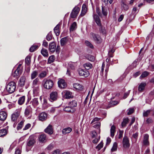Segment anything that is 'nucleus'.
Wrapping results in <instances>:
<instances>
[{
    "mask_svg": "<svg viewBox=\"0 0 154 154\" xmlns=\"http://www.w3.org/2000/svg\"><path fill=\"white\" fill-rule=\"evenodd\" d=\"M94 41L97 44H100L102 42V39L100 36L97 34L93 33H91Z\"/></svg>",
    "mask_w": 154,
    "mask_h": 154,
    "instance_id": "obj_8",
    "label": "nucleus"
},
{
    "mask_svg": "<svg viewBox=\"0 0 154 154\" xmlns=\"http://www.w3.org/2000/svg\"><path fill=\"white\" fill-rule=\"evenodd\" d=\"M20 109H17L15 111L12 115L11 120L13 122H16L20 114Z\"/></svg>",
    "mask_w": 154,
    "mask_h": 154,
    "instance_id": "obj_4",
    "label": "nucleus"
},
{
    "mask_svg": "<svg viewBox=\"0 0 154 154\" xmlns=\"http://www.w3.org/2000/svg\"><path fill=\"white\" fill-rule=\"evenodd\" d=\"M53 129L52 126L51 125H49L45 129V132L49 134H51L53 133Z\"/></svg>",
    "mask_w": 154,
    "mask_h": 154,
    "instance_id": "obj_15",
    "label": "nucleus"
},
{
    "mask_svg": "<svg viewBox=\"0 0 154 154\" xmlns=\"http://www.w3.org/2000/svg\"><path fill=\"white\" fill-rule=\"evenodd\" d=\"M54 55H51L50 56L48 59V62L49 63H51L54 62Z\"/></svg>",
    "mask_w": 154,
    "mask_h": 154,
    "instance_id": "obj_42",
    "label": "nucleus"
},
{
    "mask_svg": "<svg viewBox=\"0 0 154 154\" xmlns=\"http://www.w3.org/2000/svg\"><path fill=\"white\" fill-rule=\"evenodd\" d=\"M67 38L66 37L62 38L60 40V44L62 46L65 45L66 43Z\"/></svg>",
    "mask_w": 154,
    "mask_h": 154,
    "instance_id": "obj_41",
    "label": "nucleus"
},
{
    "mask_svg": "<svg viewBox=\"0 0 154 154\" xmlns=\"http://www.w3.org/2000/svg\"><path fill=\"white\" fill-rule=\"evenodd\" d=\"M102 10L103 15L105 17L108 14V10L107 8L102 6Z\"/></svg>",
    "mask_w": 154,
    "mask_h": 154,
    "instance_id": "obj_34",
    "label": "nucleus"
},
{
    "mask_svg": "<svg viewBox=\"0 0 154 154\" xmlns=\"http://www.w3.org/2000/svg\"><path fill=\"white\" fill-rule=\"evenodd\" d=\"M25 121V120H23L19 123H18L17 128V130H20L22 128L24 125Z\"/></svg>",
    "mask_w": 154,
    "mask_h": 154,
    "instance_id": "obj_33",
    "label": "nucleus"
},
{
    "mask_svg": "<svg viewBox=\"0 0 154 154\" xmlns=\"http://www.w3.org/2000/svg\"><path fill=\"white\" fill-rule=\"evenodd\" d=\"M129 119L128 118H126L124 119L122 122L121 123V125L122 127H124L129 122Z\"/></svg>",
    "mask_w": 154,
    "mask_h": 154,
    "instance_id": "obj_37",
    "label": "nucleus"
},
{
    "mask_svg": "<svg viewBox=\"0 0 154 154\" xmlns=\"http://www.w3.org/2000/svg\"><path fill=\"white\" fill-rule=\"evenodd\" d=\"M116 127L114 125H112L110 129L111 136L113 137L114 136V133L115 132Z\"/></svg>",
    "mask_w": 154,
    "mask_h": 154,
    "instance_id": "obj_38",
    "label": "nucleus"
},
{
    "mask_svg": "<svg viewBox=\"0 0 154 154\" xmlns=\"http://www.w3.org/2000/svg\"><path fill=\"white\" fill-rule=\"evenodd\" d=\"M74 63H70L69 64V68L72 69H75Z\"/></svg>",
    "mask_w": 154,
    "mask_h": 154,
    "instance_id": "obj_51",
    "label": "nucleus"
},
{
    "mask_svg": "<svg viewBox=\"0 0 154 154\" xmlns=\"http://www.w3.org/2000/svg\"><path fill=\"white\" fill-rule=\"evenodd\" d=\"M77 28V23L76 22H74L71 26L70 28V32H71L75 30Z\"/></svg>",
    "mask_w": 154,
    "mask_h": 154,
    "instance_id": "obj_32",
    "label": "nucleus"
},
{
    "mask_svg": "<svg viewBox=\"0 0 154 154\" xmlns=\"http://www.w3.org/2000/svg\"><path fill=\"white\" fill-rule=\"evenodd\" d=\"M149 73V72L147 71H144L142 73L141 75L140 76V78H143L147 76Z\"/></svg>",
    "mask_w": 154,
    "mask_h": 154,
    "instance_id": "obj_49",
    "label": "nucleus"
},
{
    "mask_svg": "<svg viewBox=\"0 0 154 154\" xmlns=\"http://www.w3.org/2000/svg\"><path fill=\"white\" fill-rule=\"evenodd\" d=\"M7 131L5 129H2L0 130V137H3L7 134Z\"/></svg>",
    "mask_w": 154,
    "mask_h": 154,
    "instance_id": "obj_39",
    "label": "nucleus"
},
{
    "mask_svg": "<svg viewBox=\"0 0 154 154\" xmlns=\"http://www.w3.org/2000/svg\"><path fill=\"white\" fill-rule=\"evenodd\" d=\"M19 74V72L18 71L15 70L14 72L12 74V75L14 77L18 76Z\"/></svg>",
    "mask_w": 154,
    "mask_h": 154,
    "instance_id": "obj_62",
    "label": "nucleus"
},
{
    "mask_svg": "<svg viewBox=\"0 0 154 154\" xmlns=\"http://www.w3.org/2000/svg\"><path fill=\"white\" fill-rule=\"evenodd\" d=\"M47 72L45 71H43L39 74L38 77L40 78H43L45 77L47 75Z\"/></svg>",
    "mask_w": 154,
    "mask_h": 154,
    "instance_id": "obj_40",
    "label": "nucleus"
},
{
    "mask_svg": "<svg viewBox=\"0 0 154 154\" xmlns=\"http://www.w3.org/2000/svg\"><path fill=\"white\" fill-rule=\"evenodd\" d=\"M93 18L95 22L99 26V29L100 33L103 34H105L106 33V30L104 27L102 26L100 18L97 14H94L93 15Z\"/></svg>",
    "mask_w": 154,
    "mask_h": 154,
    "instance_id": "obj_1",
    "label": "nucleus"
},
{
    "mask_svg": "<svg viewBox=\"0 0 154 154\" xmlns=\"http://www.w3.org/2000/svg\"><path fill=\"white\" fill-rule=\"evenodd\" d=\"M123 133V131L120 130L119 131V138L120 139L122 137Z\"/></svg>",
    "mask_w": 154,
    "mask_h": 154,
    "instance_id": "obj_63",
    "label": "nucleus"
},
{
    "mask_svg": "<svg viewBox=\"0 0 154 154\" xmlns=\"http://www.w3.org/2000/svg\"><path fill=\"white\" fill-rule=\"evenodd\" d=\"M79 8L77 6H75L72 9L70 14V17L72 18H75L77 17L79 11Z\"/></svg>",
    "mask_w": 154,
    "mask_h": 154,
    "instance_id": "obj_6",
    "label": "nucleus"
},
{
    "mask_svg": "<svg viewBox=\"0 0 154 154\" xmlns=\"http://www.w3.org/2000/svg\"><path fill=\"white\" fill-rule=\"evenodd\" d=\"M31 126V125L29 123L27 124L25 126L24 128L23 129V131H25L28 129Z\"/></svg>",
    "mask_w": 154,
    "mask_h": 154,
    "instance_id": "obj_57",
    "label": "nucleus"
},
{
    "mask_svg": "<svg viewBox=\"0 0 154 154\" xmlns=\"http://www.w3.org/2000/svg\"><path fill=\"white\" fill-rule=\"evenodd\" d=\"M84 67L86 69H89L92 67V64L89 63H86L83 64Z\"/></svg>",
    "mask_w": 154,
    "mask_h": 154,
    "instance_id": "obj_36",
    "label": "nucleus"
},
{
    "mask_svg": "<svg viewBox=\"0 0 154 154\" xmlns=\"http://www.w3.org/2000/svg\"><path fill=\"white\" fill-rule=\"evenodd\" d=\"M73 87L76 90L79 91H82L83 89V86L81 85L78 83L74 84Z\"/></svg>",
    "mask_w": 154,
    "mask_h": 154,
    "instance_id": "obj_23",
    "label": "nucleus"
},
{
    "mask_svg": "<svg viewBox=\"0 0 154 154\" xmlns=\"http://www.w3.org/2000/svg\"><path fill=\"white\" fill-rule=\"evenodd\" d=\"M146 85V84L145 82L141 83L138 86V91L140 92H142L144 90Z\"/></svg>",
    "mask_w": 154,
    "mask_h": 154,
    "instance_id": "obj_27",
    "label": "nucleus"
},
{
    "mask_svg": "<svg viewBox=\"0 0 154 154\" xmlns=\"http://www.w3.org/2000/svg\"><path fill=\"white\" fill-rule=\"evenodd\" d=\"M87 59L89 61H93L95 60L94 57L93 56H92V55H89L87 57Z\"/></svg>",
    "mask_w": 154,
    "mask_h": 154,
    "instance_id": "obj_53",
    "label": "nucleus"
},
{
    "mask_svg": "<svg viewBox=\"0 0 154 154\" xmlns=\"http://www.w3.org/2000/svg\"><path fill=\"white\" fill-rule=\"evenodd\" d=\"M119 103L118 102L116 101H111L110 102V103L111 106H115Z\"/></svg>",
    "mask_w": 154,
    "mask_h": 154,
    "instance_id": "obj_58",
    "label": "nucleus"
},
{
    "mask_svg": "<svg viewBox=\"0 0 154 154\" xmlns=\"http://www.w3.org/2000/svg\"><path fill=\"white\" fill-rule=\"evenodd\" d=\"M87 8L86 5L83 4L82 7V10L80 16L81 17L84 16L86 14L87 12Z\"/></svg>",
    "mask_w": 154,
    "mask_h": 154,
    "instance_id": "obj_17",
    "label": "nucleus"
},
{
    "mask_svg": "<svg viewBox=\"0 0 154 154\" xmlns=\"http://www.w3.org/2000/svg\"><path fill=\"white\" fill-rule=\"evenodd\" d=\"M59 87L61 88H64L66 87V84L64 80L61 79L58 82Z\"/></svg>",
    "mask_w": 154,
    "mask_h": 154,
    "instance_id": "obj_14",
    "label": "nucleus"
},
{
    "mask_svg": "<svg viewBox=\"0 0 154 154\" xmlns=\"http://www.w3.org/2000/svg\"><path fill=\"white\" fill-rule=\"evenodd\" d=\"M38 140L42 143L45 142L46 140V136L45 134H42L38 137Z\"/></svg>",
    "mask_w": 154,
    "mask_h": 154,
    "instance_id": "obj_19",
    "label": "nucleus"
},
{
    "mask_svg": "<svg viewBox=\"0 0 154 154\" xmlns=\"http://www.w3.org/2000/svg\"><path fill=\"white\" fill-rule=\"evenodd\" d=\"M72 131V129L68 127L64 128L63 129L62 132L63 134H66Z\"/></svg>",
    "mask_w": 154,
    "mask_h": 154,
    "instance_id": "obj_28",
    "label": "nucleus"
},
{
    "mask_svg": "<svg viewBox=\"0 0 154 154\" xmlns=\"http://www.w3.org/2000/svg\"><path fill=\"white\" fill-rule=\"evenodd\" d=\"M130 92V90H129L127 92L125 93L124 94L123 97V98L125 99L129 95Z\"/></svg>",
    "mask_w": 154,
    "mask_h": 154,
    "instance_id": "obj_61",
    "label": "nucleus"
},
{
    "mask_svg": "<svg viewBox=\"0 0 154 154\" xmlns=\"http://www.w3.org/2000/svg\"><path fill=\"white\" fill-rule=\"evenodd\" d=\"M38 46L36 45H32L29 48V51L31 52H34L36 49H37Z\"/></svg>",
    "mask_w": 154,
    "mask_h": 154,
    "instance_id": "obj_43",
    "label": "nucleus"
},
{
    "mask_svg": "<svg viewBox=\"0 0 154 154\" xmlns=\"http://www.w3.org/2000/svg\"><path fill=\"white\" fill-rule=\"evenodd\" d=\"M85 43L87 46L90 47L91 48H94L93 45L90 42H89L88 41H85Z\"/></svg>",
    "mask_w": 154,
    "mask_h": 154,
    "instance_id": "obj_50",
    "label": "nucleus"
},
{
    "mask_svg": "<svg viewBox=\"0 0 154 154\" xmlns=\"http://www.w3.org/2000/svg\"><path fill=\"white\" fill-rule=\"evenodd\" d=\"M33 94L34 96H37L39 92V87H32Z\"/></svg>",
    "mask_w": 154,
    "mask_h": 154,
    "instance_id": "obj_25",
    "label": "nucleus"
},
{
    "mask_svg": "<svg viewBox=\"0 0 154 154\" xmlns=\"http://www.w3.org/2000/svg\"><path fill=\"white\" fill-rule=\"evenodd\" d=\"M16 88V83L14 82H11L7 85L6 89L8 92L12 93L15 91Z\"/></svg>",
    "mask_w": 154,
    "mask_h": 154,
    "instance_id": "obj_2",
    "label": "nucleus"
},
{
    "mask_svg": "<svg viewBox=\"0 0 154 154\" xmlns=\"http://www.w3.org/2000/svg\"><path fill=\"white\" fill-rule=\"evenodd\" d=\"M7 114L6 112L4 111L0 112V120L2 121H5L6 119Z\"/></svg>",
    "mask_w": 154,
    "mask_h": 154,
    "instance_id": "obj_16",
    "label": "nucleus"
},
{
    "mask_svg": "<svg viewBox=\"0 0 154 154\" xmlns=\"http://www.w3.org/2000/svg\"><path fill=\"white\" fill-rule=\"evenodd\" d=\"M44 84V87L45 88L47 89H51L53 86V82L50 79H45L43 81Z\"/></svg>",
    "mask_w": 154,
    "mask_h": 154,
    "instance_id": "obj_3",
    "label": "nucleus"
},
{
    "mask_svg": "<svg viewBox=\"0 0 154 154\" xmlns=\"http://www.w3.org/2000/svg\"><path fill=\"white\" fill-rule=\"evenodd\" d=\"M117 143H114L113 146L111 149V151L112 152L116 151L117 150Z\"/></svg>",
    "mask_w": 154,
    "mask_h": 154,
    "instance_id": "obj_47",
    "label": "nucleus"
},
{
    "mask_svg": "<svg viewBox=\"0 0 154 154\" xmlns=\"http://www.w3.org/2000/svg\"><path fill=\"white\" fill-rule=\"evenodd\" d=\"M128 9V6L123 3L122 5V10H123L125 11H127Z\"/></svg>",
    "mask_w": 154,
    "mask_h": 154,
    "instance_id": "obj_48",
    "label": "nucleus"
},
{
    "mask_svg": "<svg viewBox=\"0 0 154 154\" xmlns=\"http://www.w3.org/2000/svg\"><path fill=\"white\" fill-rule=\"evenodd\" d=\"M30 103H32V105L34 107H35L36 106H37L39 104L38 99L35 98H34L32 100V101H31Z\"/></svg>",
    "mask_w": 154,
    "mask_h": 154,
    "instance_id": "obj_26",
    "label": "nucleus"
},
{
    "mask_svg": "<svg viewBox=\"0 0 154 154\" xmlns=\"http://www.w3.org/2000/svg\"><path fill=\"white\" fill-rule=\"evenodd\" d=\"M151 110H148L146 111H144L143 113V116L144 117H147L149 115Z\"/></svg>",
    "mask_w": 154,
    "mask_h": 154,
    "instance_id": "obj_44",
    "label": "nucleus"
},
{
    "mask_svg": "<svg viewBox=\"0 0 154 154\" xmlns=\"http://www.w3.org/2000/svg\"><path fill=\"white\" fill-rule=\"evenodd\" d=\"M52 35L51 34V32H49L46 37V39L48 41H50L51 39L52 38Z\"/></svg>",
    "mask_w": 154,
    "mask_h": 154,
    "instance_id": "obj_46",
    "label": "nucleus"
},
{
    "mask_svg": "<svg viewBox=\"0 0 154 154\" xmlns=\"http://www.w3.org/2000/svg\"><path fill=\"white\" fill-rule=\"evenodd\" d=\"M79 73L80 75L85 77H88L89 75L88 71L86 69L84 70L80 69L79 70Z\"/></svg>",
    "mask_w": 154,
    "mask_h": 154,
    "instance_id": "obj_11",
    "label": "nucleus"
},
{
    "mask_svg": "<svg viewBox=\"0 0 154 154\" xmlns=\"http://www.w3.org/2000/svg\"><path fill=\"white\" fill-rule=\"evenodd\" d=\"M65 97L66 99H69L73 97V95L72 92L69 91H66L65 92Z\"/></svg>",
    "mask_w": 154,
    "mask_h": 154,
    "instance_id": "obj_24",
    "label": "nucleus"
},
{
    "mask_svg": "<svg viewBox=\"0 0 154 154\" xmlns=\"http://www.w3.org/2000/svg\"><path fill=\"white\" fill-rule=\"evenodd\" d=\"M38 72L37 70H35L32 71L31 74V77L32 79L35 78L38 75Z\"/></svg>",
    "mask_w": 154,
    "mask_h": 154,
    "instance_id": "obj_31",
    "label": "nucleus"
},
{
    "mask_svg": "<svg viewBox=\"0 0 154 154\" xmlns=\"http://www.w3.org/2000/svg\"><path fill=\"white\" fill-rule=\"evenodd\" d=\"M56 109H57V108H56V107H51L50 110V112H51V113H54V112H55V110H56Z\"/></svg>",
    "mask_w": 154,
    "mask_h": 154,
    "instance_id": "obj_64",
    "label": "nucleus"
},
{
    "mask_svg": "<svg viewBox=\"0 0 154 154\" xmlns=\"http://www.w3.org/2000/svg\"><path fill=\"white\" fill-rule=\"evenodd\" d=\"M92 134V138H95L97 136V134L95 131H93L91 132Z\"/></svg>",
    "mask_w": 154,
    "mask_h": 154,
    "instance_id": "obj_56",
    "label": "nucleus"
},
{
    "mask_svg": "<svg viewBox=\"0 0 154 154\" xmlns=\"http://www.w3.org/2000/svg\"><path fill=\"white\" fill-rule=\"evenodd\" d=\"M47 118V114L45 112L41 113L39 116V119L41 121L45 120Z\"/></svg>",
    "mask_w": 154,
    "mask_h": 154,
    "instance_id": "obj_20",
    "label": "nucleus"
},
{
    "mask_svg": "<svg viewBox=\"0 0 154 154\" xmlns=\"http://www.w3.org/2000/svg\"><path fill=\"white\" fill-rule=\"evenodd\" d=\"M123 147L125 149L128 148L130 146L129 138L126 136H125L122 140Z\"/></svg>",
    "mask_w": 154,
    "mask_h": 154,
    "instance_id": "obj_7",
    "label": "nucleus"
},
{
    "mask_svg": "<svg viewBox=\"0 0 154 154\" xmlns=\"http://www.w3.org/2000/svg\"><path fill=\"white\" fill-rule=\"evenodd\" d=\"M32 113V109L31 106L30 105L27 106L25 110V116L30 118L31 117Z\"/></svg>",
    "mask_w": 154,
    "mask_h": 154,
    "instance_id": "obj_5",
    "label": "nucleus"
},
{
    "mask_svg": "<svg viewBox=\"0 0 154 154\" xmlns=\"http://www.w3.org/2000/svg\"><path fill=\"white\" fill-rule=\"evenodd\" d=\"M64 110L66 112L70 113H73L75 111V109L72 108L69 106H66L65 107L64 109Z\"/></svg>",
    "mask_w": 154,
    "mask_h": 154,
    "instance_id": "obj_21",
    "label": "nucleus"
},
{
    "mask_svg": "<svg viewBox=\"0 0 154 154\" xmlns=\"http://www.w3.org/2000/svg\"><path fill=\"white\" fill-rule=\"evenodd\" d=\"M139 10L137 9L136 7H134L133 9L132 14H135L136 12L137 11V12H138Z\"/></svg>",
    "mask_w": 154,
    "mask_h": 154,
    "instance_id": "obj_60",
    "label": "nucleus"
},
{
    "mask_svg": "<svg viewBox=\"0 0 154 154\" xmlns=\"http://www.w3.org/2000/svg\"><path fill=\"white\" fill-rule=\"evenodd\" d=\"M40 82L39 79L38 78H36L34 79L32 83V87H39Z\"/></svg>",
    "mask_w": 154,
    "mask_h": 154,
    "instance_id": "obj_22",
    "label": "nucleus"
},
{
    "mask_svg": "<svg viewBox=\"0 0 154 154\" xmlns=\"http://www.w3.org/2000/svg\"><path fill=\"white\" fill-rule=\"evenodd\" d=\"M56 48V45L54 42H52L49 45V50L51 53H54Z\"/></svg>",
    "mask_w": 154,
    "mask_h": 154,
    "instance_id": "obj_13",
    "label": "nucleus"
},
{
    "mask_svg": "<svg viewBox=\"0 0 154 154\" xmlns=\"http://www.w3.org/2000/svg\"><path fill=\"white\" fill-rule=\"evenodd\" d=\"M57 92V91H53L50 94L49 100L53 102L56 100L58 98Z\"/></svg>",
    "mask_w": 154,
    "mask_h": 154,
    "instance_id": "obj_10",
    "label": "nucleus"
},
{
    "mask_svg": "<svg viewBox=\"0 0 154 154\" xmlns=\"http://www.w3.org/2000/svg\"><path fill=\"white\" fill-rule=\"evenodd\" d=\"M30 58L29 57H27L25 60V63L26 64H29L30 63Z\"/></svg>",
    "mask_w": 154,
    "mask_h": 154,
    "instance_id": "obj_59",
    "label": "nucleus"
},
{
    "mask_svg": "<svg viewBox=\"0 0 154 154\" xmlns=\"http://www.w3.org/2000/svg\"><path fill=\"white\" fill-rule=\"evenodd\" d=\"M35 143V140L32 136H30L27 142V146H32Z\"/></svg>",
    "mask_w": 154,
    "mask_h": 154,
    "instance_id": "obj_9",
    "label": "nucleus"
},
{
    "mask_svg": "<svg viewBox=\"0 0 154 154\" xmlns=\"http://www.w3.org/2000/svg\"><path fill=\"white\" fill-rule=\"evenodd\" d=\"M134 109L133 108H129L128 110V112H127V114L128 115H130L132 114L134 112Z\"/></svg>",
    "mask_w": 154,
    "mask_h": 154,
    "instance_id": "obj_52",
    "label": "nucleus"
},
{
    "mask_svg": "<svg viewBox=\"0 0 154 154\" xmlns=\"http://www.w3.org/2000/svg\"><path fill=\"white\" fill-rule=\"evenodd\" d=\"M149 136L147 134H144L143 140V145L145 146H148L149 145Z\"/></svg>",
    "mask_w": 154,
    "mask_h": 154,
    "instance_id": "obj_12",
    "label": "nucleus"
},
{
    "mask_svg": "<svg viewBox=\"0 0 154 154\" xmlns=\"http://www.w3.org/2000/svg\"><path fill=\"white\" fill-rule=\"evenodd\" d=\"M103 146V143L101 142L96 147V148L98 149V150H100Z\"/></svg>",
    "mask_w": 154,
    "mask_h": 154,
    "instance_id": "obj_54",
    "label": "nucleus"
},
{
    "mask_svg": "<svg viewBox=\"0 0 154 154\" xmlns=\"http://www.w3.org/2000/svg\"><path fill=\"white\" fill-rule=\"evenodd\" d=\"M26 79V78L25 76H22L20 77L19 83V86L22 87L24 85Z\"/></svg>",
    "mask_w": 154,
    "mask_h": 154,
    "instance_id": "obj_18",
    "label": "nucleus"
},
{
    "mask_svg": "<svg viewBox=\"0 0 154 154\" xmlns=\"http://www.w3.org/2000/svg\"><path fill=\"white\" fill-rule=\"evenodd\" d=\"M137 61H136V60L134 61L131 65V69H133L134 68L136 67L137 66Z\"/></svg>",
    "mask_w": 154,
    "mask_h": 154,
    "instance_id": "obj_55",
    "label": "nucleus"
},
{
    "mask_svg": "<svg viewBox=\"0 0 154 154\" xmlns=\"http://www.w3.org/2000/svg\"><path fill=\"white\" fill-rule=\"evenodd\" d=\"M68 105L70 106L72 108L75 107L77 106V102L75 100H73L69 102L68 104Z\"/></svg>",
    "mask_w": 154,
    "mask_h": 154,
    "instance_id": "obj_29",
    "label": "nucleus"
},
{
    "mask_svg": "<svg viewBox=\"0 0 154 154\" xmlns=\"http://www.w3.org/2000/svg\"><path fill=\"white\" fill-rule=\"evenodd\" d=\"M153 122V120L152 119L150 118H147L145 121V123L148 125L152 124Z\"/></svg>",
    "mask_w": 154,
    "mask_h": 154,
    "instance_id": "obj_45",
    "label": "nucleus"
},
{
    "mask_svg": "<svg viewBox=\"0 0 154 154\" xmlns=\"http://www.w3.org/2000/svg\"><path fill=\"white\" fill-rule=\"evenodd\" d=\"M42 54L45 57H48V53L47 50L45 49L42 48L41 51Z\"/></svg>",
    "mask_w": 154,
    "mask_h": 154,
    "instance_id": "obj_35",
    "label": "nucleus"
},
{
    "mask_svg": "<svg viewBox=\"0 0 154 154\" xmlns=\"http://www.w3.org/2000/svg\"><path fill=\"white\" fill-rule=\"evenodd\" d=\"M25 97L24 96L20 97L18 100V103L20 105H22L25 102Z\"/></svg>",
    "mask_w": 154,
    "mask_h": 154,
    "instance_id": "obj_30",
    "label": "nucleus"
}]
</instances>
